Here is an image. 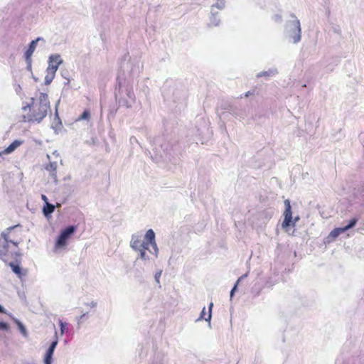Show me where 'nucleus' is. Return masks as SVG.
<instances>
[{
    "label": "nucleus",
    "mask_w": 364,
    "mask_h": 364,
    "mask_svg": "<svg viewBox=\"0 0 364 364\" xmlns=\"http://www.w3.org/2000/svg\"><path fill=\"white\" fill-rule=\"evenodd\" d=\"M131 247L136 251L139 252L140 257L142 259H149L146 251L149 250L154 256L157 257L159 249L155 240V233L152 229L146 231L144 240L138 235H132Z\"/></svg>",
    "instance_id": "nucleus-1"
},
{
    "label": "nucleus",
    "mask_w": 364,
    "mask_h": 364,
    "mask_svg": "<svg viewBox=\"0 0 364 364\" xmlns=\"http://www.w3.org/2000/svg\"><path fill=\"white\" fill-rule=\"evenodd\" d=\"M77 226L69 225L65 229L62 230L56 238L55 247V248H63L67 245L68 240L75 232Z\"/></svg>",
    "instance_id": "nucleus-2"
},
{
    "label": "nucleus",
    "mask_w": 364,
    "mask_h": 364,
    "mask_svg": "<svg viewBox=\"0 0 364 364\" xmlns=\"http://www.w3.org/2000/svg\"><path fill=\"white\" fill-rule=\"evenodd\" d=\"M284 206L285 210L284 211V220L282 223V228H287L290 225L294 226L296 221H298L299 218H295L294 220L292 222V211L291 207L290 204V201L287 199L284 200Z\"/></svg>",
    "instance_id": "nucleus-3"
},
{
    "label": "nucleus",
    "mask_w": 364,
    "mask_h": 364,
    "mask_svg": "<svg viewBox=\"0 0 364 364\" xmlns=\"http://www.w3.org/2000/svg\"><path fill=\"white\" fill-rule=\"evenodd\" d=\"M48 111L50 112V106L39 105L38 110L30 116L28 121L40 123L46 117Z\"/></svg>",
    "instance_id": "nucleus-4"
},
{
    "label": "nucleus",
    "mask_w": 364,
    "mask_h": 364,
    "mask_svg": "<svg viewBox=\"0 0 364 364\" xmlns=\"http://www.w3.org/2000/svg\"><path fill=\"white\" fill-rule=\"evenodd\" d=\"M63 63V60L60 58L59 54H53L49 56L48 58V67L46 69V72L55 74L60 64Z\"/></svg>",
    "instance_id": "nucleus-5"
},
{
    "label": "nucleus",
    "mask_w": 364,
    "mask_h": 364,
    "mask_svg": "<svg viewBox=\"0 0 364 364\" xmlns=\"http://www.w3.org/2000/svg\"><path fill=\"white\" fill-rule=\"evenodd\" d=\"M59 103H60V100H58V101L57 102L55 117L53 119V122L51 124L52 129L54 130V132L57 134L59 133V132L63 128L62 121L59 117L58 112V105Z\"/></svg>",
    "instance_id": "nucleus-6"
},
{
    "label": "nucleus",
    "mask_w": 364,
    "mask_h": 364,
    "mask_svg": "<svg viewBox=\"0 0 364 364\" xmlns=\"http://www.w3.org/2000/svg\"><path fill=\"white\" fill-rule=\"evenodd\" d=\"M39 41L45 42V40L41 37H38L36 39L31 41V43L28 45V48L24 53L25 58H27L28 60L31 58V56L37 46V43Z\"/></svg>",
    "instance_id": "nucleus-7"
},
{
    "label": "nucleus",
    "mask_w": 364,
    "mask_h": 364,
    "mask_svg": "<svg viewBox=\"0 0 364 364\" xmlns=\"http://www.w3.org/2000/svg\"><path fill=\"white\" fill-rule=\"evenodd\" d=\"M20 262L18 263H14L13 262L9 263V266L11 268L13 272L17 275V277L20 279L22 278V277L26 276L27 274V270L24 269L21 267L20 266Z\"/></svg>",
    "instance_id": "nucleus-8"
},
{
    "label": "nucleus",
    "mask_w": 364,
    "mask_h": 364,
    "mask_svg": "<svg viewBox=\"0 0 364 364\" xmlns=\"http://www.w3.org/2000/svg\"><path fill=\"white\" fill-rule=\"evenodd\" d=\"M56 207L57 208L61 207V204L60 203H57L56 205H55L53 204H51L50 203H47V204H45L43 208V210H42L44 216L46 218H50L52 213L55 211V209Z\"/></svg>",
    "instance_id": "nucleus-9"
},
{
    "label": "nucleus",
    "mask_w": 364,
    "mask_h": 364,
    "mask_svg": "<svg viewBox=\"0 0 364 364\" xmlns=\"http://www.w3.org/2000/svg\"><path fill=\"white\" fill-rule=\"evenodd\" d=\"M23 143L21 140H14L10 145H9L2 152L5 154H9L14 151Z\"/></svg>",
    "instance_id": "nucleus-10"
},
{
    "label": "nucleus",
    "mask_w": 364,
    "mask_h": 364,
    "mask_svg": "<svg viewBox=\"0 0 364 364\" xmlns=\"http://www.w3.org/2000/svg\"><path fill=\"white\" fill-rule=\"evenodd\" d=\"M46 169L48 171H50V176L53 178L55 181V182L58 181L57 180V174H56V169H57V162H50L49 164H48L46 166Z\"/></svg>",
    "instance_id": "nucleus-11"
},
{
    "label": "nucleus",
    "mask_w": 364,
    "mask_h": 364,
    "mask_svg": "<svg viewBox=\"0 0 364 364\" xmlns=\"http://www.w3.org/2000/svg\"><path fill=\"white\" fill-rule=\"evenodd\" d=\"M14 322L16 323V324L17 325L21 333L24 336V337H27L28 336V332H27V330L25 327V326L19 321L18 320L17 318H13Z\"/></svg>",
    "instance_id": "nucleus-12"
},
{
    "label": "nucleus",
    "mask_w": 364,
    "mask_h": 364,
    "mask_svg": "<svg viewBox=\"0 0 364 364\" xmlns=\"http://www.w3.org/2000/svg\"><path fill=\"white\" fill-rule=\"evenodd\" d=\"M58 343V339L57 332L55 331V339H54V341H53L51 342V343L50 344V346H49L48 348L47 349L46 352H48V353L50 352L51 354L53 355L55 349Z\"/></svg>",
    "instance_id": "nucleus-13"
},
{
    "label": "nucleus",
    "mask_w": 364,
    "mask_h": 364,
    "mask_svg": "<svg viewBox=\"0 0 364 364\" xmlns=\"http://www.w3.org/2000/svg\"><path fill=\"white\" fill-rule=\"evenodd\" d=\"M39 105L50 106L48 96L46 93L41 92L39 97Z\"/></svg>",
    "instance_id": "nucleus-14"
},
{
    "label": "nucleus",
    "mask_w": 364,
    "mask_h": 364,
    "mask_svg": "<svg viewBox=\"0 0 364 364\" xmlns=\"http://www.w3.org/2000/svg\"><path fill=\"white\" fill-rule=\"evenodd\" d=\"M346 232L343 228H334L331 232L330 236L333 238H336L340 234Z\"/></svg>",
    "instance_id": "nucleus-15"
},
{
    "label": "nucleus",
    "mask_w": 364,
    "mask_h": 364,
    "mask_svg": "<svg viewBox=\"0 0 364 364\" xmlns=\"http://www.w3.org/2000/svg\"><path fill=\"white\" fill-rule=\"evenodd\" d=\"M213 306V304L210 303V305H209V313H208V317H205V308L204 307L202 311H201V315H200V318L205 319V321H210V318H211V309H212Z\"/></svg>",
    "instance_id": "nucleus-16"
},
{
    "label": "nucleus",
    "mask_w": 364,
    "mask_h": 364,
    "mask_svg": "<svg viewBox=\"0 0 364 364\" xmlns=\"http://www.w3.org/2000/svg\"><path fill=\"white\" fill-rule=\"evenodd\" d=\"M295 26L297 28V34L296 35V36L294 37V43H297L300 41L301 39V28H300V23L299 21L297 20L295 22Z\"/></svg>",
    "instance_id": "nucleus-17"
},
{
    "label": "nucleus",
    "mask_w": 364,
    "mask_h": 364,
    "mask_svg": "<svg viewBox=\"0 0 364 364\" xmlns=\"http://www.w3.org/2000/svg\"><path fill=\"white\" fill-rule=\"evenodd\" d=\"M46 73H47V74L45 77V85H48L51 83V82L54 79L55 74L50 73V71L46 72Z\"/></svg>",
    "instance_id": "nucleus-18"
},
{
    "label": "nucleus",
    "mask_w": 364,
    "mask_h": 364,
    "mask_svg": "<svg viewBox=\"0 0 364 364\" xmlns=\"http://www.w3.org/2000/svg\"><path fill=\"white\" fill-rule=\"evenodd\" d=\"M53 354H51L50 352H46L43 362L44 364H52L53 362Z\"/></svg>",
    "instance_id": "nucleus-19"
},
{
    "label": "nucleus",
    "mask_w": 364,
    "mask_h": 364,
    "mask_svg": "<svg viewBox=\"0 0 364 364\" xmlns=\"http://www.w3.org/2000/svg\"><path fill=\"white\" fill-rule=\"evenodd\" d=\"M357 222H358L357 218L351 219L349 221V223L346 226L343 227L344 230L346 231V230L353 228L355 225V224L357 223Z\"/></svg>",
    "instance_id": "nucleus-20"
},
{
    "label": "nucleus",
    "mask_w": 364,
    "mask_h": 364,
    "mask_svg": "<svg viewBox=\"0 0 364 364\" xmlns=\"http://www.w3.org/2000/svg\"><path fill=\"white\" fill-rule=\"evenodd\" d=\"M59 326L60 328V334L63 335L67 328L68 323L63 321L62 320H59Z\"/></svg>",
    "instance_id": "nucleus-21"
},
{
    "label": "nucleus",
    "mask_w": 364,
    "mask_h": 364,
    "mask_svg": "<svg viewBox=\"0 0 364 364\" xmlns=\"http://www.w3.org/2000/svg\"><path fill=\"white\" fill-rule=\"evenodd\" d=\"M247 277V274H244V275L241 276V277L237 279V281L236 282V283H235V284L234 287L232 289V290H231V291H230V296H232V295H233V294H234L235 291L236 290L237 287V285H238L239 282H240L243 278H245V277Z\"/></svg>",
    "instance_id": "nucleus-22"
},
{
    "label": "nucleus",
    "mask_w": 364,
    "mask_h": 364,
    "mask_svg": "<svg viewBox=\"0 0 364 364\" xmlns=\"http://www.w3.org/2000/svg\"><path fill=\"white\" fill-rule=\"evenodd\" d=\"M90 116V111L85 109L80 117V119H88Z\"/></svg>",
    "instance_id": "nucleus-23"
},
{
    "label": "nucleus",
    "mask_w": 364,
    "mask_h": 364,
    "mask_svg": "<svg viewBox=\"0 0 364 364\" xmlns=\"http://www.w3.org/2000/svg\"><path fill=\"white\" fill-rule=\"evenodd\" d=\"M9 326L7 323L6 322H4V321H0V330H2V331H9Z\"/></svg>",
    "instance_id": "nucleus-24"
},
{
    "label": "nucleus",
    "mask_w": 364,
    "mask_h": 364,
    "mask_svg": "<svg viewBox=\"0 0 364 364\" xmlns=\"http://www.w3.org/2000/svg\"><path fill=\"white\" fill-rule=\"evenodd\" d=\"M25 60H26V64H27L26 69L28 71L32 73V60H31V58H30L29 60H28L27 58H25Z\"/></svg>",
    "instance_id": "nucleus-25"
},
{
    "label": "nucleus",
    "mask_w": 364,
    "mask_h": 364,
    "mask_svg": "<svg viewBox=\"0 0 364 364\" xmlns=\"http://www.w3.org/2000/svg\"><path fill=\"white\" fill-rule=\"evenodd\" d=\"M10 232H8L6 230H4V232H2L1 233V237L4 238V240H5V242H9V235Z\"/></svg>",
    "instance_id": "nucleus-26"
},
{
    "label": "nucleus",
    "mask_w": 364,
    "mask_h": 364,
    "mask_svg": "<svg viewBox=\"0 0 364 364\" xmlns=\"http://www.w3.org/2000/svg\"><path fill=\"white\" fill-rule=\"evenodd\" d=\"M6 254H7L6 247H5L4 249L0 250V259H1L3 261L5 262L4 257L6 255Z\"/></svg>",
    "instance_id": "nucleus-27"
},
{
    "label": "nucleus",
    "mask_w": 364,
    "mask_h": 364,
    "mask_svg": "<svg viewBox=\"0 0 364 364\" xmlns=\"http://www.w3.org/2000/svg\"><path fill=\"white\" fill-rule=\"evenodd\" d=\"M31 103L28 104L26 106H24V107H22V109L23 111H26L28 108L30 109L31 107V106L33 105L35 99L33 97H32L31 99Z\"/></svg>",
    "instance_id": "nucleus-28"
},
{
    "label": "nucleus",
    "mask_w": 364,
    "mask_h": 364,
    "mask_svg": "<svg viewBox=\"0 0 364 364\" xmlns=\"http://www.w3.org/2000/svg\"><path fill=\"white\" fill-rule=\"evenodd\" d=\"M19 226V225H14V226H11V227H9L8 228L6 229V230L8 232H11V231L12 230H14V228H16V227Z\"/></svg>",
    "instance_id": "nucleus-29"
},
{
    "label": "nucleus",
    "mask_w": 364,
    "mask_h": 364,
    "mask_svg": "<svg viewBox=\"0 0 364 364\" xmlns=\"http://www.w3.org/2000/svg\"><path fill=\"white\" fill-rule=\"evenodd\" d=\"M41 199L45 202V204H47V203H48V199L46 195H41Z\"/></svg>",
    "instance_id": "nucleus-30"
},
{
    "label": "nucleus",
    "mask_w": 364,
    "mask_h": 364,
    "mask_svg": "<svg viewBox=\"0 0 364 364\" xmlns=\"http://www.w3.org/2000/svg\"><path fill=\"white\" fill-rule=\"evenodd\" d=\"M87 306L94 308L97 306V303L95 301H92L90 304H87Z\"/></svg>",
    "instance_id": "nucleus-31"
},
{
    "label": "nucleus",
    "mask_w": 364,
    "mask_h": 364,
    "mask_svg": "<svg viewBox=\"0 0 364 364\" xmlns=\"http://www.w3.org/2000/svg\"><path fill=\"white\" fill-rule=\"evenodd\" d=\"M0 313L6 314V311L3 306L0 304Z\"/></svg>",
    "instance_id": "nucleus-32"
},
{
    "label": "nucleus",
    "mask_w": 364,
    "mask_h": 364,
    "mask_svg": "<svg viewBox=\"0 0 364 364\" xmlns=\"http://www.w3.org/2000/svg\"><path fill=\"white\" fill-rule=\"evenodd\" d=\"M85 316H86V314H83L82 315H81V316L79 317V319H78V324H80V321L81 320H82Z\"/></svg>",
    "instance_id": "nucleus-33"
},
{
    "label": "nucleus",
    "mask_w": 364,
    "mask_h": 364,
    "mask_svg": "<svg viewBox=\"0 0 364 364\" xmlns=\"http://www.w3.org/2000/svg\"><path fill=\"white\" fill-rule=\"evenodd\" d=\"M253 94H254V92L248 91V92H247L245 93V96L246 97H249L250 95H253Z\"/></svg>",
    "instance_id": "nucleus-34"
},
{
    "label": "nucleus",
    "mask_w": 364,
    "mask_h": 364,
    "mask_svg": "<svg viewBox=\"0 0 364 364\" xmlns=\"http://www.w3.org/2000/svg\"><path fill=\"white\" fill-rule=\"evenodd\" d=\"M15 90H16V92L17 93H18V92L21 90V85H18L16 86V89H15Z\"/></svg>",
    "instance_id": "nucleus-35"
},
{
    "label": "nucleus",
    "mask_w": 364,
    "mask_h": 364,
    "mask_svg": "<svg viewBox=\"0 0 364 364\" xmlns=\"http://www.w3.org/2000/svg\"><path fill=\"white\" fill-rule=\"evenodd\" d=\"M9 242H10V243L13 244V245H15V246H18V244L17 242H15V241L11 240H9Z\"/></svg>",
    "instance_id": "nucleus-36"
},
{
    "label": "nucleus",
    "mask_w": 364,
    "mask_h": 364,
    "mask_svg": "<svg viewBox=\"0 0 364 364\" xmlns=\"http://www.w3.org/2000/svg\"><path fill=\"white\" fill-rule=\"evenodd\" d=\"M114 117V116H113V114H112V112H109V114H108V119L110 120V119H111L112 117Z\"/></svg>",
    "instance_id": "nucleus-37"
},
{
    "label": "nucleus",
    "mask_w": 364,
    "mask_h": 364,
    "mask_svg": "<svg viewBox=\"0 0 364 364\" xmlns=\"http://www.w3.org/2000/svg\"><path fill=\"white\" fill-rule=\"evenodd\" d=\"M32 77H33V79L34 80L35 82H38V78L35 77L33 74H32Z\"/></svg>",
    "instance_id": "nucleus-38"
},
{
    "label": "nucleus",
    "mask_w": 364,
    "mask_h": 364,
    "mask_svg": "<svg viewBox=\"0 0 364 364\" xmlns=\"http://www.w3.org/2000/svg\"><path fill=\"white\" fill-rule=\"evenodd\" d=\"M8 243H9V242H5V245H4V246H3V249H4L5 247H6V249L8 250Z\"/></svg>",
    "instance_id": "nucleus-39"
},
{
    "label": "nucleus",
    "mask_w": 364,
    "mask_h": 364,
    "mask_svg": "<svg viewBox=\"0 0 364 364\" xmlns=\"http://www.w3.org/2000/svg\"><path fill=\"white\" fill-rule=\"evenodd\" d=\"M53 155H55V156H59V154L58 153V151H53Z\"/></svg>",
    "instance_id": "nucleus-40"
},
{
    "label": "nucleus",
    "mask_w": 364,
    "mask_h": 364,
    "mask_svg": "<svg viewBox=\"0 0 364 364\" xmlns=\"http://www.w3.org/2000/svg\"><path fill=\"white\" fill-rule=\"evenodd\" d=\"M15 255L16 257H21V254L19 252H15Z\"/></svg>",
    "instance_id": "nucleus-41"
},
{
    "label": "nucleus",
    "mask_w": 364,
    "mask_h": 364,
    "mask_svg": "<svg viewBox=\"0 0 364 364\" xmlns=\"http://www.w3.org/2000/svg\"><path fill=\"white\" fill-rule=\"evenodd\" d=\"M160 276V274H159V276H156V279L157 280V282H159V277Z\"/></svg>",
    "instance_id": "nucleus-42"
},
{
    "label": "nucleus",
    "mask_w": 364,
    "mask_h": 364,
    "mask_svg": "<svg viewBox=\"0 0 364 364\" xmlns=\"http://www.w3.org/2000/svg\"><path fill=\"white\" fill-rule=\"evenodd\" d=\"M69 83V79H68V81L65 82V85H68Z\"/></svg>",
    "instance_id": "nucleus-43"
},
{
    "label": "nucleus",
    "mask_w": 364,
    "mask_h": 364,
    "mask_svg": "<svg viewBox=\"0 0 364 364\" xmlns=\"http://www.w3.org/2000/svg\"><path fill=\"white\" fill-rule=\"evenodd\" d=\"M1 154H2V153H0V156H1Z\"/></svg>",
    "instance_id": "nucleus-44"
}]
</instances>
